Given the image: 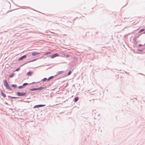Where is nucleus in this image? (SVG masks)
<instances>
[{
    "instance_id": "nucleus-1",
    "label": "nucleus",
    "mask_w": 145,
    "mask_h": 145,
    "mask_svg": "<svg viewBox=\"0 0 145 145\" xmlns=\"http://www.w3.org/2000/svg\"><path fill=\"white\" fill-rule=\"evenodd\" d=\"M3 83L5 87H6L7 89H10V88L6 80H4L3 81Z\"/></svg>"
},
{
    "instance_id": "nucleus-2",
    "label": "nucleus",
    "mask_w": 145,
    "mask_h": 145,
    "mask_svg": "<svg viewBox=\"0 0 145 145\" xmlns=\"http://www.w3.org/2000/svg\"><path fill=\"white\" fill-rule=\"evenodd\" d=\"M60 104L61 103L60 102L56 101L55 102L52 103L51 105H50L48 106L50 107L54 106L55 105H57Z\"/></svg>"
},
{
    "instance_id": "nucleus-3",
    "label": "nucleus",
    "mask_w": 145,
    "mask_h": 145,
    "mask_svg": "<svg viewBox=\"0 0 145 145\" xmlns=\"http://www.w3.org/2000/svg\"><path fill=\"white\" fill-rule=\"evenodd\" d=\"M46 106L45 105L40 104L34 106L33 107V109L38 108L39 107H41L43 106Z\"/></svg>"
},
{
    "instance_id": "nucleus-4",
    "label": "nucleus",
    "mask_w": 145,
    "mask_h": 145,
    "mask_svg": "<svg viewBox=\"0 0 145 145\" xmlns=\"http://www.w3.org/2000/svg\"><path fill=\"white\" fill-rule=\"evenodd\" d=\"M25 93H21L19 92H18L17 93V95L18 96H24L26 94Z\"/></svg>"
},
{
    "instance_id": "nucleus-5",
    "label": "nucleus",
    "mask_w": 145,
    "mask_h": 145,
    "mask_svg": "<svg viewBox=\"0 0 145 145\" xmlns=\"http://www.w3.org/2000/svg\"><path fill=\"white\" fill-rule=\"evenodd\" d=\"M59 56V55L57 53H56L54 55H52L50 56L52 58H53L56 57H57Z\"/></svg>"
},
{
    "instance_id": "nucleus-6",
    "label": "nucleus",
    "mask_w": 145,
    "mask_h": 145,
    "mask_svg": "<svg viewBox=\"0 0 145 145\" xmlns=\"http://www.w3.org/2000/svg\"><path fill=\"white\" fill-rule=\"evenodd\" d=\"M40 54V53L34 52L32 53V55L33 56H35Z\"/></svg>"
},
{
    "instance_id": "nucleus-7",
    "label": "nucleus",
    "mask_w": 145,
    "mask_h": 145,
    "mask_svg": "<svg viewBox=\"0 0 145 145\" xmlns=\"http://www.w3.org/2000/svg\"><path fill=\"white\" fill-rule=\"evenodd\" d=\"M26 56L25 55H24L23 56H22L20 58L18 59V60H23L24 59L26 58Z\"/></svg>"
},
{
    "instance_id": "nucleus-8",
    "label": "nucleus",
    "mask_w": 145,
    "mask_h": 145,
    "mask_svg": "<svg viewBox=\"0 0 145 145\" xmlns=\"http://www.w3.org/2000/svg\"><path fill=\"white\" fill-rule=\"evenodd\" d=\"M43 89V88H33V89H31V90L32 91H34V90H39V89Z\"/></svg>"
},
{
    "instance_id": "nucleus-9",
    "label": "nucleus",
    "mask_w": 145,
    "mask_h": 145,
    "mask_svg": "<svg viewBox=\"0 0 145 145\" xmlns=\"http://www.w3.org/2000/svg\"><path fill=\"white\" fill-rule=\"evenodd\" d=\"M33 73V72L32 71H29L27 73V74L29 76H31L32 74Z\"/></svg>"
},
{
    "instance_id": "nucleus-10",
    "label": "nucleus",
    "mask_w": 145,
    "mask_h": 145,
    "mask_svg": "<svg viewBox=\"0 0 145 145\" xmlns=\"http://www.w3.org/2000/svg\"><path fill=\"white\" fill-rule=\"evenodd\" d=\"M14 75V74H13V73L12 74L9 76V77L10 78H12L13 77Z\"/></svg>"
},
{
    "instance_id": "nucleus-11",
    "label": "nucleus",
    "mask_w": 145,
    "mask_h": 145,
    "mask_svg": "<svg viewBox=\"0 0 145 145\" xmlns=\"http://www.w3.org/2000/svg\"><path fill=\"white\" fill-rule=\"evenodd\" d=\"M53 77V76H52L50 77L47 80H48V81H49Z\"/></svg>"
},
{
    "instance_id": "nucleus-12",
    "label": "nucleus",
    "mask_w": 145,
    "mask_h": 145,
    "mask_svg": "<svg viewBox=\"0 0 145 145\" xmlns=\"http://www.w3.org/2000/svg\"><path fill=\"white\" fill-rule=\"evenodd\" d=\"M51 54L50 52H46L44 54V55H47L48 54Z\"/></svg>"
},
{
    "instance_id": "nucleus-13",
    "label": "nucleus",
    "mask_w": 145,
    "mask_h": 145,
    "mask_svg": "<svg viewBox=\"0 0 145 145\" xmlns=\"http://www.w3.org/2000/svg\"><path fill=\"white\" fill-rule=\"evenodd\" d=\"M12 86L14 88H16L17 87V86L16 85L13 84L12 85Z\"/></svg>"
},
{
    "instance_id": "nucleus-14",
    "label": "nucleus",
    "mask_w": 145,
    "mask_h": 145,
    "mask_svg": "<svg viewBox=\"0 0 145 145\" xmlns=\"http://www.w3.org/2000/svg\"><path fill=\"white\" fill-rule=\"evenodd\" d=\"M144 29H142L141 30H140L139 31V33H141L142 31H144Z\"/></svg>"
},
{
    "instance_id": "nucleus-15",
    "label": "nucleus",
    "mask_w": 145,
    "mask_h": 145,
    "mask_svg": "<svg viewBox=\"0 0 145 145\" xmlns=\"http://www.w3.org/2000/svg\"><path fill=\"white\" fill-rule=\"evenodd\" d=\"M47 80V78H44V79H43V80H42V81H43V82H44L46 80Z\"/></svg>"
},
{
    "instance_id": "nucleus-16",
    "label": "nucleus",
    "mask_w": 145,
    "mask_h": 145,
    "mask_svg": "<svg viewBox=\"0 0 145 145\" xmlns=\"http://www.w3.org/2000/svg\"><path fill=\"white\" fill-rule=\"evenodd\" d=\"M23 85L22 86H19L18 87V88H20V89H21V88H23Z\"/></svg>"
},
{
    "instance_id": "nucleus-17",
    "label": "nucleus",
    "mask_w": 145,
    "mask_h": 145,
    "mask_svg": "<svg viewBox=\"0 0 145 145\" xmlns=\"http://www.w3.org/2000/svg\"><path fill=\"white\" fill-rule=\"evenodd\" d=\"M28 84L27 83H25L23 84V86H25L27 85Z\"/></svg>"
},
{
    "instance_id": "nucleus-18",
    "label": "nucleus",
    "mask_w": 145,
    "mask_h": 145,
    "mask_svg": "<svg viewBox=\"0 0 145 145\" xmlns=\"http://www.w3.org/2000/svg\"><path fill=\"white\" fill-rule=\"evenodd\" d=\"M71 73V71H70L68 73V75H70Z\"/></svg>"
},
{
    "instance_id": "nucleus-19",
    "label": "nucleus",
    "mask_w": 145,
    "mask_h": 145,
    "mask_svg": "<svg viewBox=\"0 0 145 145\" xmlns=\"http://www.w3.org/2000/svg\"><path fill=\"white\" fill-rule=\"evenodd\" d=\"M20 68L17 69H16V71H18L20 70Z\"/></svg>"
},
{
    "instance_id": "nucleus-20",
    "label": "nucleus",
    "mask_w": 145,
    "mask_h": 145,
    "mask_svg": "<svg viewBox=\"0 0 145 145\" xmlns=\"http://www.w3.org/2000/svg\"><path fill=\"white\" fill-rule=\"evenodd\" d=\"M2 95L4 97H6V95H5L4 94L2 93Z\"/></svg>"
},
{
    "instance_id": "nucleus-21",
    "label": "nucleus",
    "mask_w": 145,
    "mask_h": 145,
    "mask_svg": "<svg viewBox=\"0 0 145 145\" xmlns=\"http://www.w3.org/2000/svg\"><path fill=\"white\" fill-rule=\"evenodd\" d=\"M78 97H76L75 98V100H78Z\"/></svg>"
},
{
    "instance_id": "nucleus-22",
    "label": "nucleus",
    "mask_w": 145,
    "mask_h": 145,
    "mask_svg": "<svg viewBox=\"0 0 145 145\" xmlns=\"http://www.w3.org/2000/svg\"><path fill=\"white\" fill-rule=\"evenodd\" d=\"M78 101V100H73V101H74V103Z\"/></svg>"
},
{
    "instance_id": "nucleus-23",
    "label": "nucleus",
    "mask_w": 145,
    "mask_h": 145,
    "mask_svg": "<svg viewBox=\"0 0 145 145\" xmlns=\"http://www.w3.org/2000/svg\"><path fill=\"white\" fill-rule=\"evenodd\" d=\"M69 56H70L69 55H67L66 56L67 57H69Z\"/></svg>"
},
{
    "instance_id": "nucleus-24",
    "label": "nucleus",
    "mask_w": 145,
    "mask_h": 145,
    "mask_svg": "<svg viewBox=\"0 0 145 145\" xmlns=\"http://www.w3.org/2000/svg\"><path fill=\"white\" fill-rule=\"evenodd\" d=\"M63 72V71H60V72H59V74L62 73Z\"/></svg>"
},
{
    "instance_id": "nucleus-25",
    "label": "nucleus",
    "mask_w": 145,
    "mask_h": 145,
    "mask_svg": "<svg viewBox=\"0 0 145 145\" xmlns=\"http://www.w3.org/2000/svg\"><path fill=\"white\" fill-rule=\"evenodd\" d=\"M142 46V44H140L138 45V46Z\"/></svg>"
},
{
    "instance_id": "nucleus-26",
    "label": "nucleus",
    "mask_w": 145,
    "mask_h": 145,
    "mask_svg": "<svg viewBox=\"0 0 145 145\" xmlns=\"http://www.w3.org/2000/svg\"><path fill=\"white\" fill-rule=\"evenodd\" d=\"M36 60V59H35L34 60L31 61V62H32V61H35Z\"/></svg>"
},
{
    "instance_id": "nucleus-27",
    "label": "nucleus",
    "mask_w": 145,
    "mask_h": 145,
    "mask_svg": "<svg viewBox=\"0 0 145 145\" xmlns=\"http://www.w3.org/2000/svg\"><path fill=\"white\" fill-rule=\"evenodd\" d=\"M25 102H26V101H25ZM26 102H28V103H29V101H28V102L27 101H26Z\"/></svg>"
},
{
    "instance_id": "nucleus-28",
    "label": "nucleus",
    "mask_w": 145,
    "mask_h": 145,
    "mask_svg": "<svg viewBox=\"0 0 145 145\" xmlns=\"http://www.w3.org/2000/svg\"><path fill=\"white\" fill-rule=\"evenodd\" d=\"M19 101H22V100H18Z\"/></svg>"
},
{
    "instance_id": "nucleus-29",
    "label": "nucleus",
    "mask_w": 145,
    "mask_h": 145,
    "mask_svg": "<svg viewBox=\"0 0 145 145\" xmlns=\"http://www.w3.org/2000/svg\"><path fill=\"white\" fill-rule=\"evenodd\" d=\"M143 33L145 34V31Z\"/></svg>"
}]
</instances>
